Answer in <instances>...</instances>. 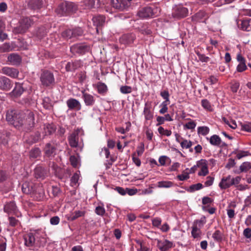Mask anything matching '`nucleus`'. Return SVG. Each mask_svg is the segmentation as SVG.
Returning <instances> with one entry per match:
<instances>
[{
	"instance_id": "obj_1",
	"label": "nucleus",
	"mask_w": 251,
	"mask_h": 251,
	"mask_svg": "<svg viewBox=\"0 0 251 251\" xmlns=\"http://www.w3.org/2000/svg\"><path fill=\"white\" fill-rule=\"evenodd\" d=\"M23 115V114H21V112L10 110L7 111L6 119L7 122L17 127H19L20 124H23L22 121L19 120L21 117Z\"/></svg>"
},
{
	"instance_id": "obj_2",
	"label": "nucleus",
	"mask_w": 251,
	"mask_h": 251,
	"mask_svg": "<svg viewBox=\"0 0 251 251\" xmlns=\"http://www.w3.org/2000/svg\"><path fill=\"white\" fill-rule=\"evenodd\" d=\"M21 114L24 115L21 117L19 120H21L23 124H20V126H25L27 128L31 127L34 125V115L33 112L26 110L25 113L21 112Z\"/></svg>"
},
{
	"instance_id": "obj_3",
	"label": "nucleus",
	"mask_w": 251,
	"mask_h": 251,
	"mask_svg": "<svg viewBox=\"0 0 251 251\" xmlns=\"http://www.w3.org/2000/svg\"><path fill=\"white\" fill-rule=\"evenodd\" d=\"M40 78L42 85L44 86H50L53 85L55 82L53 74L49 71H43Z\"/></svg>"
},
{
	"instance_id": "obj_4",
	"label": "nucleus",
	"mask_w": 251,
	"mask_h": 251,
	"mask_svg": "<svg viewBox=\"0 0 251 251\" xmlns=\"http://www.w3.org/2000/svg\"><path fill=\"white\" fill-rule=\"evenodd\" d=\"M158 11L157 8L152 9L151 7H145L139 11L138 15L139 17L143 19L152 18L153 16H156Z\"/></svg>"
},
{
	"instance_id": "obj_5",
	"label": "nucleus",
	"mask_w": 251,
	"mask_h": 251,
	"mask_svg": "<svg viewBox=\"0 0 251 251\" xmlns=\"http://www.w3.org/2000/svg\"><path fill=\"white\" fill-rule=\"evenodd\" d=\"M83 33V30L79 27L75 29H68L62 33V36L66 39L76 38L81 36Z\"/></svg>"
},
{
	"instance_id": "obj_6",
	"label": "nucleus",
	"mask_w": 251,
	"mask_h": 251,
	"mask_svg": "<svg viewBox=\"0 0 251 251\" xmlns=\"http://www.w3.org/2000/svg\"><path fill=\"white\" fill-rule=\"evenodd\" d=\"M205 223L204 219L196 220L194 222L191 231L192 235L194 238H196L200 236L201 234V228L203 226Z\"/></svg>"
},
{
	"instance_id": "obj_7",
	"label": "nucleus",
	"mask_w": 251,
	"mask_h": 251,
	"mask_svg": "<svg viewBox=\"0 0 251 251\" xmlns=\"http://www.w3.org/2000/svg\"><path fill=\"white\" fill-rule=\"evenodd\" d=\"M188 13L187 8L181 5H176L173 9L172 15L176 18H181L186 17Z\"/></svg>"
},
{
	"instance_id": "obj_8",
	"label": "nucleus",
	"mask_w": 251,
	"mask_h": 251,
	"mask_svg": "<svg viewBox=\"0 0 251 251\" xmlns=\"http://www.w3.org/2000/svg\"><path fill=\"white\" fill-rule=\"evenodd\" d=\"M32 21L27 17L23 18L20 21L19 26L16 29V32L19 33H24L30 26Z\"/></svg>"
},
{
	"instance_id": "obj_9",
	"label": "nucleus",
	"mask_w": 251,
	"mask_h": 251,
	"mask_svg": "<svg viewBox=\"0 0 251 251\" xmlns=\"http://www.w3.org/2000/svg\"><path fill=\"white\" fill-rule=\"evenodd\" d=\"M70 49L73 52L83 54L89 51L90 47L85 44L81 43L73 45L71 47Z\"/></svg>"
},
{
	"instance_id": "obj_10",
	"label": "nucleus",
	"mask_w": 251,
	"mask_h": 251,
	"mask_svg": "<svg viewBox=\"0 0 251 251\" xmlns=\"http://www.w3.org/2000/svg\"><path fill=\"white\" fill-rule=\"evenodd\" d=\"M22 191L26 194L33 195L36 192V186L32 182L26 181L22 185Z\"/></svg>"
},
{
	"instance_id": "obj_11",
	"label": "nucleus",
	"mask_w": 251,
	"mask_h": 251,
	"mask_svg": "<svg viewBox=\"0 0 251 251\" xmlns=\"http://www.w3.org/2000/svg\"><path fill=\"white\" fill-rule=\"evenodd\" d=\"M157 242V247L160 251H167L173 247V243L168 240H161L155 239Z\"/></svg>"
},
{
	"instance_id": "obj_12",
	"label": "nucleus",
	"mask_w": 251,
	"mask_h": 251,
	"mask_svg": "<svg viewBox=\"0 0 251 251\" xmlns=\"http://www.w3.org/2000/svg\"><path fill=\"white\" fill-rule=\"evenodd\" d=\"M24 245L27 248H31L35 245V236L33 233H29L23 236Z\"/></svg>"
},
{
	"instance_id": "obj_13",
	"label": "nucleus",
	"mask_w": 251,
	"mask_h": 251,
	"mask_svg": "<svg viewBox=\"0 0 251 251\" xmlns=\"http://www.w3.org/2000/svg\"><path fill=\"white\" fill-rule=\"evenodd\" d=\"M112 6L120 11H123L129 7L126 0H111Z\"/></svg>"
},
{
	"instance_id": "obj_14",
	"label": "nucleus",
	"mask_w": 251,
	"mask_h": 251,
	"mask_svg": "<svg viewBox=\"0 0 251 251\" xmlns=\"http://www.w3.org/2000/svg\"><path fill=\"white\" fill-rule=\"evenodd\" d=\"M206 139L209 141V143L212 146L217 147L221 146L223 147H226L227 146V144L224 142H223L221 138L217 135H213L209 138L207 137Z\"/></svg>"
},
{
	"instance_id": "obj_15",
	"label": "nucleus",
	"mask_w": 251,
	"mask_h": 251,
	"mask_svg": "<svg viewBox=\"0 0 251 251\" xmlns=\"http://www.w3.org/2000/svg\"><path fill=\"white\" fill-rule=\"evenodd\" d=\"M69 143L71 147H78L81 151L82 149L83 146L78 145V134L75 132L72 133L68 137Z\"/></svg>"
},
{
	"instance_id": "obj_16",
	"label": "nucleus",
	"mask_w": 251,
	"mask_h": 251,
	"mask_svg": "<svg viewBox=\"0 0 251 251\" xmlns=\"http://www.w3.org/2000/svg\"><path fill=\"white\" fill-rule=\"evenodd\" d=\"M198 166L201 168V170L198 173L199 176H205L208 173L207 161L204 159H201L198 161Z\"/></svg>"
},
{
	"instance_id": "obj_17",
	"label": "nucleus",
	"mask_w": 251,
	"mask_h": 251,
	"mask_svg": "<svg viewBox=\"0 0 251 251\" xmlns=\"http://www.w3.org/2000/svg\"><path fill=\"white\" fill-rule=\"evenodd\" d=\"M82 99L86 106H92L95 102V99L92 95L85 92V90L81 91Z\"/></svg>"
},
{
	"instance_id": "obj_18",
	"label": "nucleus",
	"mask_w": 251,
	"mask_h": 251,
	"mask_svg": "<svg viewBox=\"0 0 251 251\" xmlns=\"http://www.w3.org/2000/svg\"><path fill=\"white\" fill-rule=\"evenodd\" d=\"M66 103L70 109H75L78 111L81 109V105L80 102L75 99H69L67 100Z\"/></svg>"
},
{
	"instance_id": "obj_19",
	"label": "nucleus",
	"mask_w": 251,
	"mask_h": 251,
	"mask_svg": "<svg viewBox=\"0 0 251 251\" xmlns=\"http://www.w3.org/2000/svg\"><path fill=\"white\" fill-rule=\"evenodd\" d=\"M232 185L231 176L230 175L223 177L219 184V186L222 190L226 189Z\"/></svg>"
},
{
	"instance_id": "obj_20",
	"label": "nucleus",
	"mask_w": 251,
	"mask_h": 251,
	"mask_svg": "<svg viewBox=\"0 0 251 251\" xmlns=\"http://www.w3.org/2000/svg\"><path fill=\"white\" fill-rule=\"evenodd\" d=\"M12 86L10 80L5 77H0V89L1 90L8 91Z\"/></svg>"
},
{
	"instance_id": "obj_21",
	"label": "nucleus",
	"mask_w": 251,
	"mask_h": 251,
	"mask_svg": "<svg viewBox=\"0 0 251 251\" xmlns=\"http://www.w3.org/2000/svg\"><path fill=\"white\" fill-rule=\"evenodd\" d=\"M143 114L146 121L151 120L153 118V112L151 110V105L147 102L145 104Z\"/></svg>"
},
{
	"instance_id": "obj_22",
	"label": "nucleus",
	"mask_w": 251,
	"mask_h": 251,
	"mask_svg": "<svg viewBox=\"0 0 251 251\" xmlns=\"http://www.w3.org/2000/svg\"><path fill=\"white\" fill-rule=\"evenodd\" d=\"M46 2L43 0H29L28 5L33 9H39L45 5Z\"/></svg>"
},
{
	"instance_id": "obj_23",
	"label": "nucleus",
	"mask_w": 251,
	"mask_h": 251,
	"mask_svg": "<svg viewBox=\"0 0 251 251\" xmlns=\"http://www.w3.org/2000/svg\"><path fill=\"white\" fill-rule=\"evenodd\" d=\"M56 148L50 143H47L44 148L45 155L48 157H53L56 154Z\"/></svg>"
},
{
	"instance_id": "obj_24",
	"label": "nucleus",
	"mask_w": 251,
	"mask_h": 251,
	"mask_svg": "<svg viewBox=\"0 0 251 251\" xmlns=\"http://www.w3.org/2000/svg\"><path fill=\"white\" fill-rule=\"evenodd\" d=\"M85 214V211L76 210L70 214L67 215L66 218L68 221H73L79 217L84 216Z\"/></svg>"
},
{
	"instance_id": "obj_25",
	"label": "nucleus",
	"mask_w": 251,
	"mask_h": 251,
	"mask_svg": "<svg viewBox=\"0 0 251 251\" xmlns=\"http://www.w3.org/2000/svg\"><path fill=\"white\" fill-rule=\"evenodd\" d=\"M4 211L8 214H16L17 208L14 201L7 203L4 207Z\"/></svg>"
},
{
	"instance_id": "obj_26",
	"label": "nucleus",
	"mask_w": 251,
	"mask_h": 251,
	"mask_svg": "<svg viewBox=\"0 0 251 251\" xmlns=\"http://www.w3.org/2000/svg\"><path fill=\"white\" fill-rule=\"evenodd\" d=\"M2 72L3 74L12 78H16L18 75V71L16 69L12 68L4 67L2 69Z\"/></svg>"
},
{
	"instance_id": "obj_27",
	"label": "nucleus",
	"mask_w": 251,
	"mask_h": 251,
	"mask_svg": "<svg viewBox=\"0 0 251 251\" xmlns=\"http://www.w3.org/2000/svg\"><path fill=\"white\" fill-rule=\"evenodd\" d=\"M47 170L44 168L38 166L34 170V175L36 178L43 179L47 175Z\"/></svg>"
},
{
	"instance_id": "obj_28",
	"label": "nucleus",
	"mask_w": 251,
	"mask_h": 251,
	"mask_svg": "<svg viewBox=\"0 0 251 251\" xmlns=\"http://www.w3.org/2000/svg\"><path fill=\"white\" fill-rule=\"evenodd\" d=\"M24 92V89L21 84L20 83H16L15 87L13 90L9 93L12 97H19Z\"/></svg>"
},
{
	"instance_id": "obj_29",
	"label": "nucleus",
	"mask_w": 251,
	"mask_h": 251,
	"mask_svg": "<svg viewBox=\"0 0 251 251\" xmlns=\"http://www.w3.org/2000/svg\"><path fill=\"white\" fill-rule=\"evenodd\" d=\"M66 6H67L66 2L60 4L56 9V13L61 16L69 14Z\"/></svg>"
},
{
	"instance_id": "obj_30",
	"label": "nucleus",
	"mask_w": 251,
	"mask_h": 251,
	"mask_svg": "<svg viewBox=\"0 0 251 251\" xmlns=\"http://www.w3.org/2000/svg\"><path fill=\"white\" fill-rule=\"evenodd\" d=\"M84 3L88 8H98L100 5V0H85Z\"/></svg>"
},
{
	"instance_id": "obj_31",
	"label": "nucleus",
	"mask_w": 251,
	"mask_h": 251,
	"mask_svg": "<svg viewBox=\"0 0 251 251\" xmlns=\"http://www.w3.org/2000/svg\"><path fill=\"white\" fill-rule=\"evenodd\" d=\"M8 60L12 65H17L20 64V63L21 62V58L19 55L15 53H12L8 56Z\"/></svg>"
},
{
	"instance_id": "obj_32",
	"label": "nucleus",
	"mask_w": 251,
	"mask_h": 251,
	"mask_svg": "<svg viewBox=\"0 0 251 251\" xmlns=\"http://www.w3.org/2000/svg\"><path fill=\"white\" fill-rule=\"evenodd\" d=\"M241 28L247 31L251 30V19L247 18L242 21Z\"/></svg>"
},
{
	"instance_id": "obj_33",
	"label": "nucleus",
	"mask_w": 251,
	"mask_h": 251,
	"mask_svg": "<svg viewBox=\"0 0 251 251\" xmlns=\"http://www.w3.org/2000/svg\"><path fill=\"white\" fill-rule=\"evenodd\" d=\"M94 25L97 27L101 26L105 22V17L102 15L95 16L92 19Z\"/></svg>"
},
{
	"instance_id": "obj_34",
	"label": "nucleus",
	"mask_w": 251,
	"mask_h": 251,
	"mask_svg": "<svg viewBox=\"0 0 251 251\" xmlns=\"http://www.w3.org/2000/svg\"><path fill=\"white\" fill-rule=\"evenodd\" d=\"M98 92L101 95H105L107 92L108 88L106 85L103 82H98L97 85Z\"/></svg>"
},
{
	"instance_id": "obj_35",
	"label": "nucleus",
	"mask_w": 251,
	"mask_h": 251,
	"mask_svg": "<svg viewBox=\"0 0 251 251\" xmlns=\"http://www.w3.org/2000/svg\"><path fill=\"white\" fill-rule=\"evenodd\" d=\"M67 12L69 14L71 13L75 12L77 10V5L73 2L67 1L66 2Z\"/></svg>"
},
{
	"instance_id": "obj_36",
	"label": "nucleus",
	"mask_w": 251,
	"mask_h": 251,
	"mask_svg": "<svg viewBox=\"0 0 251 251\" xmlns=\"http://www.w3.org/2000/svg\"><path fill=\"white\" fill-rule=\"evenodd\" d=\"M44 129L46 135L51 134L55 131L54 126L51 124L45 125Z\"/></svg>"
},
{
	"instance_id": "obj_37",
	"label": "nucleus",
	"mask_w": 251,
	"mask_h": 251,
	"mask_svg": "<svg viewBox=\"0 0 251 251\" xmlns=\"http://www.w3.org/2000/svg\"><path fill=\"white\" fill-rule=\"evenodd\" d=\"M173 186V182L170 181H160L157 182V187L159 188H168Z\"/></svg>"
},
{
	"instance_id": "obj_38",
	"label": "nucleus",
	"mask_w": 251,
	"mask_h": 251,
	"mask_svg": "<svg viewBox=\"0 0 251 251\" xmlns=\"http://www.w3.org/2000/svg\"><path fill=\"white\" fill-rule=\"evenodd\" d=\"M78 62H68L66 66V69L67 71H73L77 69L78 67Z\"/></svg>"
},
{
	"instance_id": "obj_39",
	"label": "nucleus",
	"mask_w": 251,
	"mask_h": 251,
	"mask_svg": "<svg viewBox=\"0 0 251 251\" xmlns=\"http://www.w3.org/2000/svg\"><path fill=\"white\" fill-rule=\"evenodd\" d=\"M209 131V128L206 126H199L198 127V133L203 136L207 135Z\"/></svg>"
},
{
	"instance_id": "obj_40",
	"label": "nucleus",
	"mask_w": 251,
	"mask_h": 251,
	"mask_svg": "<svg viewBox=\"0 0 251 251\" xmlns=\"http://www.w3.org/2000/svg\"><path fill=\"white\" fill-rule=\"evenodd\" d=\"M202 107L208 111H212L213 110L212 106L210 102L206 99H203L201 101Z\"/></svg>"
},
{
	"instance_id": "obj_41",
	"label": "nucleus",
	"mask_w": 251,
	"mask_h": 251,
	"mask_svg": "<svg viewBox=\"0 0 251 251\" xmlns=\"http://www.w3.org/2000/svg\"><path fill=\"white\" fill-rule=\"evenodd\" d=\"M170 104L169 102H162L159 105L160 109L159 111V113L164 114L167 112L168 110V105Z\"/></svg>"
},
{
	"instance_id": "obj_42",
	"label": "nucleus",
	"mask_w": 251,
	"mask_h": 251,
	"mask_svg": "<svg viewBox=\"0 0 251 251\" xmlns=\"http://www.w3.org/2000/svg\"><path fill=\"white\" fill-rule=\"evenodd\" d=\"M41 154L40 150L39 148L32 149L30 151V156L31 158H36L40 156Z\"/></svg>"
},
{
	"instance_id": "obj_43",
	"label": "nucleus",
	"mask_w": 251,
	"mask_h": 251,
	"mask_svg": "<svg viewBox=\"0 0 251 251\" xmlns=\"http://www.w3.org/2000/svg\"><path fill=\"white\" fill-rule=\"evenodd\" d=\"M251 169V163L250 162H245L240 166V169L241 172H247Z\"/></svg>"
},
{
	"instance_id": "obj_44",
	"label": "nucleus",
	"mask_w": 251,
	"mask_h": 251,
	"mask_svg": "<svg viewBox=\"0 0 251 251\" xmlns=\"http://www.w3.org/2000/svg\"><path fill=\"white\" fill-rule=\"evenodd\" d=\"M158 131L161 135L170 136L172 134V131L170 130L165 129L162 126H159L158 128Z\"/></svg>"
},
{
	"instance_id": "obj_45",
	"label": "nucleus",
	"mask_w": 251,
	"mask_h": 251,
	"mask_svg": "<svg viewBox=\"0 0 251 251\" xmlns=\"http://www.w3.org/2000/svg\"><path fill=\"white\" fill-rule=\"evenodd\" d=\"M203 188V185L201 183H198L192 185L190 186L188 191L190 192H194L195 191L199 190Z\"/></svg>"
},
{
	"instance_id": "obj_46",
	"label": "nucleus",
	"mask_w": 251,
	"mask_h": 251,
	"mask_svg": "<svg viewBox=\"0 0 251 251\" xmlns=\"http://www.w3.org/2000/svg\"><path fill=\"white\" fill-rule=\"evenodd\" d=\"M79 178V172L75 173L71 179V183L72 186H74L76 185L78 182V179Z\"/></svg>"
},
{
	"instance_id": "obj_47",
	"label": "nucleus",
	"mask_w": 251,
	"mask_h": 251,
	"mask_svg": "<svg viewBox=\"0 0 251 251\" xmlns=\"http://www.w3.org/2000/svg\"><path fill=\"white\" fill-rule=\"evenodd\" d=\"M212 238L217 242H220L222 240V235L220 230H216L212 234Z\"/></svg>"
},
{
	"instance_id": "obj_48",
	"label": "nucleus",
	"mask_w": 251,
	"mask_h": 251,
	"mask_svg": "<svg viewBox=\"0 0 251 251\" xmlns=\"http://www.w3.org/2000/svg\"><path fill=\"white\" fill-rule=\"evenodd\" d=\"M223 120L225 124L227 125L230 127H231L232 129H235L237 126L235 122L234 121H229L225 117L223 118Z\"/></svg>"
},
{
	"instance_id": "obj_49",
	"label": "nucleus",
	"mask_w": 251,
	"mask_h": 251,
	"mask_svg": "<svg viewBox=\"0 0 251 251\" xmlns=\"http://www.w3.org/2000/svg\"><path fill=\"white\" fill-rule=\"evenodd\" d=\"M160 96L162 97L165 100L163 102H169L170 101L169 100L170 94L168 90H164L160 92Z\"/></svg>"
},
{
	"instance_id": "obj_50",
	"label": "nucleus",
	"mask_w": 251,
	"mask_h": 251,
	"mask_svg": "<svg viewBox=\"0 0 251 251\" xmlns=\"http://www.w3.org/2000/svg\"><path fill=\"white\" fill-rule=\"evenodd\" d=\"M0 49L3 52H8L12 50V48L9 43H5L0 46Z\"/></svg>"
},
{
	"instance_id": "obj_51",
	"label": "nucleus",
	"mask_w": 251,
	"mask_h": 251,
	"mask_svg": "<svg viewBox=\"0 0 251 251\" xmlns=\"http://www.w3.org/2000/svg\"><path fill=\"white\" fill-rule=\"evenodd\" d=\"M120 92L124 94H129L132 92V88L127 85L122 86L120 88Z\"/></svg>"
},
{
	"instance_id": "obj_52",
	"label": "nucleus",
	"mask_w": 251,
	"mask_h": 251,
	"mask_svg": "<svg viewBox=\"0 0 251 251\" xmlns=\"http://www.w3.org/2000/svg\"><path fill=\"white\" fill-rule=\"evenodd\" d=\"M196 123L191 120L184 125V128L187 129H194L196 127Z\"/></svg>"
},
{
	"instance_id": "obj_53",
	"label": "nucleus",
	"mask_w": 251,
	"mask_h": 251,
	"mask_svg": "<svg viewBox=\"0 0 251 251\" xmlns=\"http://www.w3.org/2000/svg\"><path fill=\"white\" fill-rule=\"evenodd\" d=\"M196 54L198 56L199 59L201 62L207 63L209 61V57L205 56L204 54H201L199 52H197Z\"/></svg>"
},
{
	"instance_id": "obj_54",
	"label": "nucleus",
	"mask_w": 251,
	"mask_h": 251,
	"mask_svg": "<svg viewBox=\"0 0 251 251\" xmlns=\"http://www.w3.org/2000/svg\"><path fill=\"white\" fill-rule=\"evenodd\" d=\"M136 243L139 246V248L138 249V251H150V248L144 246L142 241L137 240Z\"/></svg>"
},
{
	"instance_id": "obj_55",
	"label": "nucleus",
	"mask_w": 251,
	"mask_h": 251,
	"mask_svg": "<svg viewBox=\"0 0 251 251\" xmlns=\"http://www.w3.org/2000/svg\"><path fill=\"white\" fill-rule=\"evenodd\" d=\"M189 173L188 172H183L182 174L177 176V178L180 181H184L189 178Z\"/></svg>"
},
{
	"instance_id": "obj_56",
	"label": "nucleus",
	"mask_w": 251,
	"mask_h": 251,
	"mask_svg": "<svg viewBox=\"0 0 251 251\" xmlns=\"http://www.w3.org/2000/svg\"><path fill=\"white\" fill-rule=\"evenodd\" d=\"M95 212L98 215L103 216L105 212V210L103 206H98L95 209Z\"/></svg>"
},
{
	"instance_id": "obj_57",
	"label": "nucleus",
	"mask_w": 251,
	"mask_h": 251,
	"mask_svg": "<svg viewBox=\"0 0 251 251\" xmlns=\"http://www.w3.org/2000/svg\"><path fill=\"white\" fill-rule=\"evenodd\" d=\"M247 69V67L245 62H241L239 63L237 66L236 70L238 72H242Z\"/></svg>"
},
{
	"instance_id": "obj_58",
	"label": "nucleus",
	"mask_w": 251,
	"mask_h": 251,
	"mask_svg": "<svg viewBox=\"0 0 251 251\" xmlns=\"http://www.w3.org/2000/svg\"><path fill=\"white\" fill-rule=\"evenodd\" d=\"M180 145L182 148L189 149L192 146V144L190 141L184 140L181 142Z\"/></svg>"
},
{
	"instance_id": "obj_59",
	"label": "nucleus",
	"mask_w": 251,
	"mask_h": 251,
	"mask_svg": "<svg viewBox=\"0 0 251 251\" xmlns=\"http://www.w3.org/2000/svg\"><path fill=\"white\" fill-rule=\"evenodd\" d=\"M70 160L71 163V165L74 167H76L78 164V160L76 157L74 155H72L70 157Z\"/></svg>"
},
{
	"instance_id": "obj_60",
	"label": "nucleus",
	"mask_w": 251,
	"mask_h": 251,
	"mask_svg": "<svg viewBox=\"0 0 251 251\" xmlns=\"http://www.w3.org/2000/svg\"><path fill=\"white\" fill-rule=\"evenodd\" d=\"M241 129L243 131L251 132V123L242 125Z\"/></svg>"
},
{
	"instance_id": "obj_61",
	"label": "nucleus",
	"mask_w": 251,
	"mask_h": 251,
	"mask_svg": "<svg viewBox=\"0 0 251 251\" xmlns=\"http://www.w3.org/2000/svg\"><path fill=\"white\" fill-rule=\"evenodd\" d=\"M43 105L45 108L49 109L51 108V104L50 102V99L48 98H45L43 100Z\"/></svg>"
},
{
	"instance_id": "obj_62",
	"label": "nucleus",
	"mask_w": 251,
	"mask_h": 251,
	"mask_svg": "<svg viewBox=\"0 0 251 251\" xmlns=\"http://www.w3.org/2000/svg\"><path fill=\"white\" fill-rule=\"evenodd\" d=\"M100 155H104L106 158H109L110 157V151L109 150L106 148H104L101 149V151L100 152Z\"/></svg>"
},
{
	"instance_id": "obj_63",
	"label": "nucleus",
	"mask_w": 251,
	"mask_h": 251,
	"mask_svg": "<svg viewBox=\"0 0 251 251\" xmlns=\"http://www.w3.org/2000/svg\"><path fill=\"white\" fill-rule=\"evenodd\" d=\"M9 225L12 226H17L19 223L18 220H17L15 218L13 217H9L8 218Z\"/></svg>"
},
{
	"instance_id": "obj_64",
	"label": "nucleus",
	"mask_w": 251,
	"mask_h": 251,
	"mask_svg": "<svg viewBox=\"0 0 251 251\" xmlns=\"http://www.w3.org/2000/svg\"><path fill=\"white\" fill-rule=\"evenodd\" d=\"M206 15V14L204 11H200L196 14L195 17L198 20H200L204 18Z\"/></svg>"
}]
</instances>
